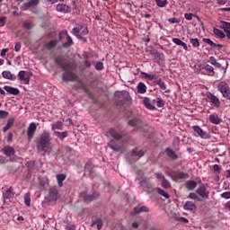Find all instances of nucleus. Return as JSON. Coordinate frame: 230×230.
I'll list each match as a JSON object with an SVG mask.
<instances>
[{"label":"nucleus","mask_w":230,"mask_h":230,"mask_svg":"<svg viewBox=\"0 0 230 230\" xmlns=\"http://www.w3.org/2000/svg\"><path fill=\"white\" fill-rule=\"evenodd\" d=\"M15 197V193L13 192V188L10 187L5 193H4V199L10 200V199H13Z\"/></svg>","instance_id":"23"},{"label":"nucleus","mask_w":230,"mask_h":230,"mask_svg":"<svg viewBox=\"0 0 230 230\" xmlns=\"http://www.w3.org/2000/svg\"><path fill=\"white\" fill-rule=\"evenodd\" d=\"M55 62H56V64H58V66H61L63 71H67V69H69V65H67L64 62V58H60V57L56 58Z\"/></svg>","instance_id":"15"},{"label":"nucleus","mask_w":230,"mask_h":230,"mask_svg":"<svg viewBox=\"0 0 230 230\" xmlns=\"http://www.w3.org/2000/svg\"><path fill=\"white\" fill-rule=\"evenodd\" d=\"M131 155L132 157H143V155H145V151L137 147L131 151Z\"/></svg>","instance_id":"24"},{"label":"nucleus","mask_w":230,"mask_h":230,"mask_svg":"<svg viewBox=\"0 0 230 230\" xmlns=\"http://www.w3.org/2000/svg\"><path fill=\"white\" fill-rule=\"evenodd\" d=\"M192 130H194V132H196V134H198V136L201 138V139H211V134L208 131H205L202 129V128H200V126H192L191 127Z\"/></svg>","instance_id":"3"},{"label":"nucleus","mask_w":230,"mask_h":230,"mask_svg":"<svg viewBox=\"0 0 230 230\" xmlns=\"http://www.w3.org/2000/svg\"><path fill=\"white\" fill-rule=\"evenodd\" d=\"M165 154H166L167 157H170L173 161L179 159V155H177V153H175V151H173L170 147H167L165 149Z\"/></svg>","instance_id":"20"},{"label":"nucleus","mask_w":230,"mask_h":230,"mask_svg":"<svg viewBox=\"0 0 230 230\" xmlns=\"http://www.w3.org/2000/svg\"><path fill=\"white\" fill-rule=\"evenodd\" d=\"M185 186H186L187 190H190V191H193V190H195L197 188V181H188L185 183Z\"/></svg>","instance_id":"35"},{"label":"nucleus","mask_w":230,"mask_h":230,"mask_svg":"<svg viewBox=\"0 0 230 230\" xmlns=\"http://www.w3.org/2000/svg\"><path fill=\"white\" fill-rule=\"evenodd\" d=\"M190 44H192L193 48H199L200 46V42L199 41V39H190Z\"/></svg>","instance_id":"49"},{"label":"nucleus","mask_w":230,"mask_h":230,"mask_svg":"<svg viewBox=\"0 0 230 230\" xmlns=\"http://www.w3.org/2000/svg\"><path fill=\"white\" fill-rule=\"evenodd\" d=\"M167 177H170L172 181H174V182H177V181H182L183 179H190V175L186 172H179L178 174H173L172 172H166Z\"/></svg>","instance_id":"6"},{"label":"nucleus","mask_w":230,"mask_h":230,"mask_svg":"<svg viewBox=\"0 0 230 230\" xmlns=\"http://www.w3.org/2000/svg\"><path fill=\"white\" fill-rule=\"evenodd\" d=\"M4 91L9 93V94H13V96H17L19 94V89L12 87V86H4Z\"/></svg>","instance_id":"29"},{"label":"nucleus","mask_w":230,"mask_h":230,"mask_svg":"<svg viewBox=\"0 0 230 230\" xmlns=\"http://www.w3.org/2000/svg\"><path fill=\"white\" fill-rule=\"evenodd\" d=\"M142 75H143L144 78H147V80H155V75H149L145 72H143Z\"/></svg>","instance_id":"52"},{"label":"nucleus","mask_w":230,"mask_h":230,"mask_svg":"<svg viewBox=\"0 0 230 230\" xmlns=\"http://www.w3.org/2000/svg\"><path fill=\"white\" fill-rule=\"evenodd\" d=\"M214 34L219 37V39H226V34L219 29L214 28Z\"/></svg>","instance_id":"45"},{"label":"nucleus","mask_w":230,"mask_h":230,"mask_svg":"<svg viewBox=\"0 0 230 230\" xmlns=\"http://www.w3.org/2000/svg\"><path fill=\"white\" fill-rule=\"evenodd\" d=\"M188 198L191 199L192 200H198L199 202H202V199H200V198H199V195H197V193L195 192H190Z\"/></svg>","instance_id":"48"},{"label":"nucleus","mask_w":230,"mask_h":230,"mask_svg":"<svg viewBox=\"0 0 230 230\" xmlns=\"http://www.w3.org/2000/svg\"><path fill=\"white\" fill-rule=\"evenodd\" d=\"M196 193L201 197V199H209V191H208V189L206 188V185L202 184L200 185L197 190Z\"/></svg>","instance_id":"9"},{"label":"nucleus","mask_w":230,"mask_h":230,"mask_svg":"<svg viewBox=\"0 0 230 230\" xmlns=\"http://www.w3.org/2000/svg\"><path fill=\"white\" fill-rule=\"evenodd\" d=\"M199 69H205V71H208V73H210V76L215 75V69L211 66V65L206 63L200 64Z\"/></svg>","instance_id":"18"},{"label":"nucleus","mask_w":230,"mask_h":230,"mask_svg":"<svg viewBox=\"0 0 230 230\" xmlns=\"http://www.w3.org/2000/svg\"><path fill=\"white\" fill-rule=\"evenodd\" d=\"M208 98L210 100L211 103L215 104V107H220V100L217 99V96L213 95V93H209Z\"/></svg>","instance_id":"28"},{"label":"nucleus","mask_w":230,"mask_h":230,"mask_svg":"<svg viewBox=\"0 0 230 230\" xmlns=\"http://www.w3.org/2000/svg\"><path fill=\"white\" fill-rule=\"evenodd\" d=\"M14 51H21V42H17L14 46Z\"/></svg>","instance_id":"64"},{"label":"nucleus","mask_w":230,"mask_h":230,"mask_svg":"<svg viewBox=\"0 0 230 230\" xmlns=\"http://www.w3.org/2000/svg\"><path fill=\"white\" fill-rule=\"evenodd\" d=\"M137 93H139V94H145V93H146V85H145L144 83H138Z\"/></svg>","instance_id":"39"},{"label":"nucleus","mask_w":230,"mask_h":230,"mask_svg":"<svg viewBox=\"0 0 230 230\" xmlns=\"http://www.w3.org/2000/svg\"><path fill=\"white\" fill-rule=\"evenodd\" d=\"M128 123L130 127H137V128H139V127L143 125V122L137 118H134L133 119L129 120Z\"/></svg>","instance_id":"25"},{"label":"nucleus","mask_w":230,"mask_h":230,"mask_svg":"<svg viewBox=\"0 0 230 230\" xmlns=\"http://www.w3.org/2000/svg\"><path fill=\"white\" fill-rule=\"evenodd\" d=\"M156 179H162V181H164L166 177H164V175H163L162 172H156L155 173Z\"/></svg>","instance_id":"63"},{"label":"nucleus","mask_w":230,"mask_h":230,"mask_svg":"<svg viewBox=\"0 0 230 230\" xmlns=\"http://www.w3.org/2000/svg\"><path fill=\"white\" fill-rule=\"evenodd\" d=\"M168 22H171V24H179V20H177V18H169Z\"/></svg>","instance_id":"59"},{"label":"nucleus","mask_w":230,"mask_h":230,"mask_svg":"<svg viewBox=\"0 0 230 230\" xmlns=\"http://www.w3.org/2000/svg\"><path fill=\"white\" fill-rule=\"evenodd\" d=\"M38 152H51V135L48 131H43L40 137V142L36 146Z\"/></svg>","instance_id":"1"},{"label":"nucleus","mask_w":230,"mask_h":230,"mask_svg":"<svg viewBox=\"0 0 230 230\" xmlns=\"http://www.w3.org/2000/svg\"><path fill=\"white\" fill-rule=\"evenodd\" d=\"M143 103L146 107V109H148L149 111H155V100L151 101L150 98L145 97L143 100Z\"/></svg>","instance_id":"12"},{"label":"nucleus","mask_w":230,"mask_h":230,"mask_svg":"<svg viewBox=\"0 0 230 230\" xmlns=\"http://www.w3.org/2000/svg\"><path fill=\"white\" fill-rule=\"evenodd\" d=\"M62 80L64 82H76V80H78V76L71 71H66L63 74Z\"/></svg>","instance_id":"7"},{"label":"nucleus","mask_w":230,"mask_h":230,"mask_svg":"<svg viewBox=\"0 0 230 230\" xmlns=\"http://www.w3.org/2000/svg\"><path fill=\"white\" fill-rule=\"evenodd\" d=\"M159 8H164L168 4V0H155Z\"/></svg>","instance_id":"46"},{"label":"nucleus","mask_w":230,"mask_h":230,"mask_svg":"<svg viewBox=\"0 0 230 230\" xmlns=\"http://www.w3.org/2000/svg\"><path fill=\"white\" fill-rule=\"evenodd\" d=\"M36 130H37V124H35V122H31L29 125V128L27 129L28 139H31V137H33V136L35 135Z\"/></svg>","instance_id":"14"},{"label":"nucleus","mask_w":230,"mask_h":230,"mask_svg":"<svg viewBox=\"0 0 230 230\" xmlns=\"http://www.w3.org/2000/svg\"><path fill=\"white\" fill-rule=\"evenodd\" d=\"M83 29H84V27H82V25H79V26L73 29L74 35L79 40H84V36H82V34H80V31H82Z\"/></svg>","instance_id":"21"},{"label":"nucleus","mask_w":230,"mask_h":230,"mask_svg":"<svg viewBox=\"0 0 230 230\" xmlns=\"http://www.w3.org/2000/svg\"><path fill=\"white\" fill-rule=\"evenodd\" d=\"M3 152L7 157H12V155H15V149L10 146H4Z\"/></svg>","instance_id":"17"},{"label":"nucleus","mask_w":230,"mask_h":230,"mask_svg":"<svg viewBox=\"0 0 230 230\" xmlns=\"http://www.w3.org/2000/svg\"><path fill=\"white\" fill-rule=\"evenodd\" d=\"M57 10L58 12H61L62 13H69L71 12V7H68L64 4H59L57 5Z\"/></svg>","instance_id":"22"},{"label":"nucleus","mask_w":230,"mask_h":230,"mask_svg":"<svg viewBox=\"0 0 230 230\" xmlns=\"http://www.w3.org/2000/svg\"><path fill=\"white\" fill-rule=\"evenodd\" d=\"M31 6H37V4H39V3H40V0H30L29 1Z\"/></svg>","instance_id":"58"},{"label":"nucleus","mask_w":230,"mask_h":230,"mask_svg":"<svg viewBox=\"0 0 230 230\" xmlns=\"http://www.w3.org/2000/svg\"><path fill=\"white\" fill-rule=\"evenodd\" d=\"M220 22H221L220 28L224 30L225 33H226L227 31H230V22H227L226 21H221Z\"/></svg>","instance_id":"37"},{"label":"nucleus","mask_w":230,"mask_h":230,"mask_svg":"<svg viewBox=\"0 0 230 230\" xmlns=\"http://www.w3.org/2000/svg\"><path fill=\"white\" fill-rule=\"evenodd\" d=\"M2 76H3V78H5L6 80H15V76H13V75H12V72H10V71H4L2 73Z\"/></svg>","instance_id":"38"},{"label":"nucleus","mask_w":230,"mask_h":230,"mask_svg":"<svg viewBox=\"0 0 230 230\" xmlns=\"http://www.w3.org/2000/svg\"><path fill=\"white\" fill-rule=\"evenodd\" d=\"M95 69H97V71H102V69H103V63L102 62H97L95 64Z\"/></svg>","instance_id":"56"},{"label":"nucleus","mask_w":230,"mask_h":230,"mask_svg":"<svg viewBox=\"0 0 230 230\" xmlns=\"http://www.w3.org/2000/svg\"><path fill=\"white\" fill-rule=\"evenodd\" d=\"M10 113L6 111L0 110V119H6Z\"/></svg>","instance_id":"50"},{"label":"nucleus","mask_w":230,"mask_h":230,"mask_svg":"<svg viewBox=\"0 0 230 230\" xmlns=\"http://www.w3.org/2000/svg\"><path fill=\"white\" fill-rule=\"evenodd\" d=\"M23 28L24 30H31L32 26H33V22H23Z\"/></svg>","instance_id":"51"},{"label":"nucleus","mask_w":230,"mask_h":230,"mask_svg":"<svg viewBox=\"0 0 230 230\" xmlns=\"http://www.w3.org/2000/svg\"><path fill=\"white\" fill-rule=\"evenodd\" d=\"M54 136H56V137H58V139L63 141V139H66V137L69 136V133L67 131H64V132L55 131Z\"/></svg>","instance_id":"32"},{"label":"nucleus","mask_w":230,"mask_h":230,"mask_svg":"<svg viewBox=\"0 0 230 230\" xmlns=\"http://www.w3.org/2000/svg\"><path fill=\"white\" fill-rule=\"evenodd\" d=\"M24 204L25 206H27V208H30V206H31V198L30 192L24 195Z\"/></svg>","instance_id":"43"},{"label":"nucleus","mask_w":230,"mask_h":230,"mask_svg":"<svg viewBox=\"0 0 230 230\" xmlns=\"http://www.w3.org/2000/svg\"><path fill=\"white\" fill-rule=\"evenodd\" d=\"M62 121H57L54 125H52V130H62Z\"/></svg>","instance_id":"47"},{"label":"nucleus","mask_w":230,"mask_h":230,"mask_svg":"<svg viewBox=\"0 0 230 230\" xmlns=\"http://www.w3.org/2000/svg\"><path fill=\"white\" fill-rule=\"evenodd\" d=\"M155 84H156V85H159L160 89H163V91H166V84L163 82V79H156L155 81Z\"/></svg>","instance_id":"44"},{"label":"nucleus","mask_w":230,"mask_h":230,"mask_svg":"<svg viewBox=\"0 0 230 230\" xmlns=\"http://www.w3.org/2000/svg\"><path fill=\"white\" fill-rule=\"evenodd\" d=\"M66 177L67 176L64 173L57 174L56 178H57V181H58V186L59 188H62V186H64V181L66 179Z\"/></svg>","instance_id":"26"},{"label":"nucleus","mask_w":230,"mask_h":230,"mask_svg":"<svg viewBox=\"0 0 230 230\" xmlns=\"http://www.w3.org/2000/svg\"><path fill=\"white\" fill-rule=\"evenodd\" d=\"M156 191L159 195H161V197H164V199H170V194H168V192H166L164 190L158 187L156 188Z\"/></svg>","instance_id":"40"},{"label":"nucleus","mask_w":230,"mask_h":230,"mask_svg":"<svg viewBox=\"0 0 230 230\" xmlns=\"http://www.w3.org/2000/svg\"><path fill=\"white\" fill-rule=\"evenodd\" d=\"M184 17L187 21H191V19H193V13H185Z\"/></svg>","instance_id":"61"},{"label":"nucleus","mask_w":230,"mask_h":230,"mask_svg":"<svg viewBox=\"0 0 230 230\" xmlns=\"http://www.w3.org/2000/svg\"><path fill=\"white\" fill-rule=\"evenodd\" d=\"M161 186L164 190H170V188H172V183H170V181L166 178H164V180L161 182Z\"/></svg>","instance_id":"42"},{"label":"nucleus","mask_w":230,"mask_h":230,"mask_svg":"<svg viewBox=\"0 0 230 230\" xmlns=\"http://www.w3.org/2000/svg\"><path fill=\"white\" fill-rule=\"evenodd\" d=\"M80 197L83 199L84 202L89 204V202H93V200H96L100 197V194L97 192H93V194H87V191L83 190L80 192Z\"/></svg>","instance_id":"2"},{"label":"nucleus","mask_w":230,"mask_h":230,"mask_svg":"<svg viewBox=\"0 0 230 230\" xmlns=\"http://www.w3.org/2000/svg\"><path fill=\"white\" fill-rule=\"evenodd\" d=\"M203 42H206V44H209V46H212L213 48H217V43L213 42L211 39H204Z\"/></svg>","instance_id":"53"},{"label":"nucleus","mask_w":230,"mask_h":230,"mask_svg":"<svg viewBox=\"0 0 230 230\" xmlns=\"http://www.w3.org/2000/svg\"><path fill=\"white\" fill-rule=\"evenodd\" d=\"M57 44H58V40H51L50 41L47 42L45 44V48L46 49H48L49 51H51V49H55Z\"/></svg>","instance_id":"30"},{"label":"nucleus","mask_w":230,"mask_h":230,"mask_svg":"<svg viewBox=\"0 0 230 230\" xmlns=\"http://www.w3.org/2000/svg\"><path fill=\"white\" fill-rule=\"evenodd\" d=\"M184 209L187 211H195V209H197V206L192 201H187L184 205Z\"/></svg>","instance_id":"31"},{"label":"nucleus","mask_w":230,"mask_h":230,"mask_svg":"<svg viewBox=\"0 0 230 230\" xmlns=\"http://www.w3.org/2000/svg\"><path fill=\"white\" fill-rule=\"evenodd\" d=\"M29 8H31V4H30V2L23 4L22 6V10H28Z\"/></svg>","instance_id":"60"},{"label":"nucleus","mask_w":230,"mask_h":230,"mask_svg":"<svg viewBox=\"0 0 230 230\" xmlns=\"http://www.w3.org/2000/svg\"><path fill=\"white\" fill-rule=\"evenodd\" d=\"M65 35H66V42L63 43V48H69L73 44V39L67 34V31L65 32Z\"/></svg>","instance_id":"41"},{"label":"nucleus","mask_w":230,"mask_h":230,"mask_svg":"<svg viewBox=\"0 0 230 230\" xmlns=\"http://www.w3.org/2000/svg\"><path fill=\"white\" fill-rule=\"evenodd\" d=\"M213 170H214V172H216L217 173H220V172H222V168H220V165H219V164H214Z\"/></svg>","instance_id":"57"},{"label":"nucleus","mask_w":230,"mask_h":230,"mask_svg":"<svg viewBox=\"0 0 230 230\" xmlns=\"http://www.w3.org/2000/svg\"><path fill=\"white\" fill-rule=\"evenodd\" d=\"M18 78L21 82H23V84H30V74H28L26 71L22 70L18 74Z\"/></svg>","instance_id":"11"},{"label":"nucleus","mask_w":230,"mask_h":230,"mask_svg":"<svg viewBox=\"0 0 230 230\" xmlns=\"http://www.w3.org/2000/svg\"><path fill=\"white\" fill-rule=\"evenodd\" d=\"M115 96L120 100L121 103L132 102V97H130V93H128L127 91L116 92Z\"/></svg>","instance_id":"5"},{"label":"nucleus","mask_w":230,"mask_h":230,"mask_svg":"<svg viewBox=\"0 0 230 230\" xmlns=\"http://www.w3.org/2000/svg\"><path fill=\"white\" fill-rule=\"evenodd\" d=\"M76 226H75V225L68 223L66 226V230H75Z\"/></svg>","instance_id":"62"},{"label":"nucleus","mask_w":230,"mask_h":230,"mask_svg":"<svg viewBox=\"0 0 230 230\" xmlns=\"http://www.w3.org/2000/svg\"><path fill=\"white\" fill-rule=\"evenodd\" d=\"M208 119L210 123H213L214 125H220V123H222V119L217 114L209 115Z\"/></svg>","instance_id":"19"},{"label":"nucleus","mask_w":230,"mask_h":230,"mask_svg":"<svg viewBox=\"0 0 230 230\" xmlns=\"http://www.w3.org/2000/svg\"><path fill=\"white\" fill-rule=\"evenodd\" d=\"M15 119L13 118H9L7 120V124L4 127L3 132H8L11 127H13Z\"/></svg>","instance_id":"34"},{"label":"nucleus","mask_w":230,"mask_h":230,"mask_svg":"<svg viewBox=\"0 0 230 230\" xmlns=\"http://www.w3.org/2000/svg\"><path fill=\"white\" fill-rule=\"evenodd\" d=\"M217 89L218 91H220L224 98H227L228 100H230V88L227 83L220 82L217 85Z\"/></svg>","instance_id":"4"},{"label":"nucleus","mask_w":230,"mask_h":230,"mask_svg":"<svg viewBox=\"0 0 230 230\" xmlns=\"http://www.w3.org/2000/svg\"><path fill=\"white\" fill-rule=\"evenodd\" d=\"M221 199H226V200L230 199V191L223 192L220 195Z\"/></svg>","instance_id":"55"},{"label":"nucleus","mask_w":230,"mask_h":230,"mask_svg":"<svg viewBox=\"0 0 230 230\" xmlns=\"http://www.w3.org/2000/svg\"><path fill=\"white\" fill-rule=\"evenodd\" d=\"M58 199V190L57 187H52L49 190V200L50 202L56 201Z\"/></svg>","instance_id":"10"},{"label":"nucleus","mask_w":230,"mask_h":230,"mask_svg":"<svg viewBox=\"0 0 230 230\" xmlns=\"http://www.w3.org/2000/svg\"><path fill=\"white\" fill-rule=\"evenodd\" d=\"M133 211L134 215H139V213H148V208L145 206L136 207Z\"/></svg>","instance_id":"33"},{"label":"nucleus","mask_w":230,"mask_h":230,"mask_svg":"<svg viewBox=\"0 0 230 230\" xmlns=\"http://www.w3.org/2000/svg\"><path fill=\"white\" fill-rule=\"evenodd\" d=\"M94 226H97V229L100 230L103 227V221L100 218H96L91 225L92 227H94Z\"/></svg>","instance_id":"36"},{"label":"nucleus","mask_w":230,"mask_h":230,"mask_svg":"<svg viewBox=\"0 0 230 230\" xmlns=\"http://www.w3.org/2000/svg\"><path fill=\"white\" fill-rule=\"evenodd\" d=\"M156 106L159 108L164 107V101L161 98H156Z\"/></svg>","instance_id":"54"},{"label":"nucleus","mask_w":230,"mask_h":230,"mask_svg":"<svg viewBox=\"0 0 230 230\" xmlns=\"http://www.w3.org/2000/svg\"><path fill=\"white\" fill-rule=\"evenodd\" d=\"M108 146L113 150L114 152H121V150H123V148L121 147V146L119 144H118V141L112 139L108 143Z\"/></svg>","instance_id":"13"},{"label":"nucleus","mask_w":230,"mask_h":230,"mask_svg":"<svg viewBox=\"0 0 230 230\" xmlns=\"http://www.w3.org/2000/svg\"><path fill=\"white\" fill-rule=\"evenodd\" d=\"M108 134H110V136H111V137H113L114 139H116V141H119V139L123 138V136L121 135V133L118 132L116 129L114 128H111L108 132Z\"/></svg>","instance_id":"16"},{"label":"nucleus","mask_w":230,"mask_h":230,"mask_svg":"<svg viewBox=\"0 0 230 230\" xmlns=\"http://www.w3.org/2000/svg\"><path fill=\"white\" fill-rule=\"evenodd\" d=\"M139 184L142 188H145L146 191H152L154 190V184H152V181H150V178H143Z\"/></svg>","instance_id":"8"},{"label":"nucleus","mask_w":230,"mask_h":230,"mask_svg":"<svg viewBox=\"0 0 230 230\" xmlns=\"http://www.w3.org/2000/svg\"><path fill=\"white\" fill-rule=\"evenodd\" d=\"M172 42L174 44H176L177 46H181V48H183V49H185V51H188V45L184 41L181 40V39L172 38Z\"/></svg>","instance_id":"27"}]
</instances>
